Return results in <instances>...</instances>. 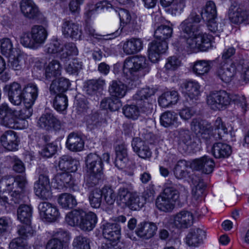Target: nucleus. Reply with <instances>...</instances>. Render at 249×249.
I'll return each instance as SVG.
<instances>
[{
	"instance_id": "obj_46",
	"label": "nucleus",
	"mask_w": 249,
	"mask_h": 249,
	"mask_svg": "<svg viewBox=\"0 0 249 249\" xmlns=\"http://www.w3.org/2000/svg\"><path fill=\"white\" fill-rule=\"evenodd\" d=\"M173 28L168 25H161L158 26L154 32L155 39L160 41H166L172 36Z\"/></svg>"
},
{
	"instance_id": "obj_36",
	"label": "nucleus",
	"mask_w": 249,
	"mask_h": 249,
	"mask_svg": "<svg viewBox=\"0 0 249 249\" xmlns=\"http://www.w3.org/2000/svg\"><path fill=\"white\" fill-rule=\"evenodd\" d=\"M228 15L231 21L235 24L242 23L246 19V12L236 2L231 5Z\"/></svg>"
},
{
	"instance_id": "obj_15",
	"label": "nucleus",
	"mask_w": 249,
	"mask_h": 249,
	"mask_svg": "<svg viewBox=\"0 0 249 249\" xmlns=\"http://www.w3.org/2000/svg\"><path fill=\"white\" fill-rule=\"evenodd\" d=\"M214 165L213 160L207 156L195 159L191 162V168L201 171L206 174L212 173Z\"/></svg>"
},
{
	"instance_id": "obj_8",
	"label": "nucleus",
	"mask_w": 249,
	"mask_h": 249,
	"mask_svg": "<svg viewBox=\"0 0 249 249\" xmlns=\"http://www.w3.org/2000/svg\"><path fill=\"white\" fill-rule=\"evenodd\" d=\"M16 110L7 103L0 105V124L6 127L16 129L18 128V119L15 114Z\"/></svg>"
},
{
	"instance_id": "obj_38",
	"label": "nucleus",
	"mask_w": 249,
	"mask_h": 249,
	"mask_svg": "<svg viewBox=\"0 0 249 249\" xmlns=\"http://www.w3.org/2000/svg\"><path fill=\"white\" fill-rule=\"evenodd\" d=\"M164 190L161 195L175 204L178 200L179 194L175 184L170 180H167L164 185Z\"/></svg>"
},
{
	"instance_id": "obj_41",
	"label": "nucleus",
	"mask_w": 249,
	"mask_h": 249,
	"mask_svg": "<svg viewBox=\"0 0 249 249\" xmlns=\"http://www.w3.org/2000/svg\"><path fill=\"white\" fill-rule=\"evenodd\" d=\"M105 84V80L104 79H91L84 83V88L87 94L92 95L96 94L98 91L102 89Z\"/></svg>"
},
{
	"instance_id": "obj_3",
	"label": "nucleus",
	"mask_w": 249,
	"mask_h": 249,
	"mask_svg": "<svg viewBox=\"0 0 249 249\" xmlns=\"http://www.w3.org/2000/svg\"><path fill=\"white\" fill-rule=\"evenodd\" d=\"M146 58L142 56H135L127 58L124 62L123 73L127 79L131 81L128 82L131 88L136 87L139 82L138 79L149 71Z\"/></svg>"
},
{
	"instance_id": "obj_49",
	"label": "nucleus",
	"mask_w": 249,
	"mask_h": 249,
	"mask_svg": "<svg viewBox=\"0 0 249 249\" xmlns=\"http://www.w3.org/2000/svg\"><path fill=\"white\" fill-rule=\"evenodd\" d=\"M202 18L205 20L217 18V10L215 3L213 1H208L201 12Z\"/></svg>"
},
{
	"instance_id": "obj_45",
	"label": "nucleus",
	"mask_w": 249,
	"mask_h": 249,
	"mask_svg": "<svg viewBox=\"0 0 249 249\" xmlns=\"http://www.w3.org/2000/svg\"><path fill=\"white\" fill-rule=\"evenodd\" d=\"M122 106L120 100L115 97H105L100 103V107L103 109H109L111 111L118 110Z\"/></svg>"
},
{
	"instance_id": "obj_22",
	"label": "nucleus",
	"mask_w": 249,
	"mask_h": 249,
	"mask_svg": "<svg viewBox=\"0 0 249 249\" xmlns=\"http://www.w3.org/2000/svg\"><path fill=\"white\" fill-rule=\"evenodd\" d=\"M37 124L39 127L47 130L52 128L59 129L61 126L60 122L53 114L49 113L42 114Z\"/></svg>"
},
{
	"instance_id": "obj_54",
	"label": "nucleus",
	"mask_w": 249,
	"mask_h": 249,
	"mask_svg": "<svg viewBox=\"0 0 249 249\" xmlns=\"http://www.w3.org/2000/svg\"><path fill=\"white\" fill-rule=\"evenodd\" d=\"M102 189H95L89 194V199L90 205L93 208H98L102 202Z\"/></svg>"
},
{
	"instance_id": "obj_34",
	"label": "nucleus",
	"mask_w": 249,
	"mask_h": 249,
	"mask_svg": "<svg viewBox=\"0 0 249 249\" xmlns=\"http://www.w3.org/2000/svg\"><path fill=\"white\" fill-rule=\"evenodd\" d=\"M97 222L96 215L92 212L86 213L84 211L81 218L79 228L83 231H89L95 227Z\"/></svg>"
},
{
	"instance_id": "obj_60",
	"label": "nucleus",
	"mask_w": 249,
	"mask_h": 249,
	"mask_svg": "<svg viewBox=\"0 0 249 249\" xmlns=\"http://www.w3.org/2000/svg\"><path fill=\"white\" fill-rule=\"evenodd\" d=\"M123 112L129 119H137L140 115L138 107L134 105H125L123 108Z\"/></svg>"
},
{
	"instance_id": "obj_23",
	"label": "nucleus",
	"mask_w": 249,
	"mask_h": 249,
	"mask_svg": "<svg viewBox=\"0 0 249 249\" xmlns=\"http://www.w3.org/2000/svg\"><path fill=\"white\" fill-rule=\"evenodd\" d=\"M205 237V231L200 228L191 229L186 236V243L191 247H198L203 243Z\"/></svg>"
},
{
	"instance_id": "obj_5",
	"label": "nucleus",
	"mask_w": 249,
	"mask_h": 249,
	"mask_svg": "<svg viewBox=\"0 0 249 249\" xmlns=\"http://www.w3.org/2000/svg\"><path fill=\"white\" fill-rule=\"evenodd\" d=\"M48 36L46 29L42 25H34L30 32L22 34L20 43L25 47L36 49L43 44Z\"/></svg>"
},
{
	"instance_id": "obj_18",
	"label": "nucleus",
	"mask_w": 249,
	"mask_h": 249,
	"mask_svg": "<svg viewBox=\"0 0 249 249\" xmlns=\"http://www.w3.org/2000/svg\"><path fill=\"white\" fill-rule=\"evenodd\" d=\"M158 230L157 223L152 222H144L139 224L135 231L136 234L143 239H149L153 237Z\"/></svg>"
},
{
	"instance_id": "obj_10",
	"label": "nucleus",
	"mask_w": 249,
	"mask_h": 249,
	"mask_svg": "<svg viewBox=\"0 0 249 249\" xmlns=\"http://www.w3.org/2000/svg\"><path fill=\"white\" fill-rule=\"evenodd\" d=\"M194 219L192 213L182 210L172 216L171 223L176 228L183 230L190 227L193 224Z\"/></svg>"
},
{
	"instance_id": "obj_42",
	"label": "nucleus",
	"mask_w": 249,
	"mask_h": 249,
	"mask_svg": "<svg viewBox=\"0 0 249 249\" xmlns=\"http://www.w3.org/2000/svg\"><path fill=\"white\" fill-rule=\"evenodd\" d=\"M110 95L116 98L123 97L126 92V86L121 81L113 80L109 87Z\"/></svg>"
},
{
	"instance_id": "obj_12",
	"label": "nucleus",
	"mask_w": 249,
	"mask_h": 249,
	"mask_svg": "<svg viewBox=\"0 0 249 249\" xmlns=\"http://www.w3.org/2000/svg\"><path fill=\"white\" fill-rule=\"evenodd\" d=\"M41 218L45 221L52 222L60 217V213L57 207L49 202L40 203L38 206Z\"/></svg>"
},
{
	"instance_id": "obj_28",
	"label": "nucleus",
	"mask_w": 249,
	"mask_h": 249,
	"mask_svg": "<svg viewBox=\"0 0 249 249\" xmlns=\"http://www.w3.org/2000/svg\"><path fill=\"white\" fill-rule=\"evenodd\" d=\"M211 153L216 159H225L231 155V147L224 142H215L211 148Z\"/></svg>"
},
{
	"instance_id": "obj_7",
	"label": "nucleus",
	"mask_w": 249,
	"mask_h": 249,
	"mask_svg": "<svg viewBox=\"0 0 249 249\" xmlns=\"http://www.w3.org/2000/svg\"><path fill=\"white\" fill-rule=\"evenodd\" d=\"M155 92V89L146 87L139 90L133 96L141 111L146 114L151 113L153 109V105L148 101V98L154 95Z\"/></svg>"
},
{
	"instance_id": "obj_11",
	"label": "nucleus",
	"mask_w": 249,
	"mask_h": 249,
	"mask_svg": "<svg viewBox=\"0 0 249 249\" xmlns=\"http://www.w3.org/2000/svg\"><path fill=\"white\" fill-rule=\"evenodd\" d=\"M27 181L25 175H18L15 177L5 176L0 180V189L2 191H13L16 188L25 186Z\"/></svg>"
},
{
	"instance_id": "obj_21",
	"label": "nucleus",
	"mask_w": 249,
	"mask_h": 249,
	"mask_svg": "<svg viewBox=\"0 0 249 249\" xmlns=\"http://www.w3.org/2000/svg\"><path fill=\"white\" fill-rule=\"evenodd\" d=\"M8 96L9 101L15 106L21 105L23 101V92L21 85L13 82L8 86Z\"/></svg>"
},
{
	"instance_id": "obj_43",
	"label": "nucleus",
	"mask_w": 249,
	"mask_h": 249,
	"mask_svg": "<svg viewBox=\"0 0 249 249\" xmlns=\"http://www.w3.org/2000/svg\"><path fill=\"white\" fill-rule=\"evenodd\" d=\"M178 99L177 91L173 90L163 93L158 99L159 105L162 107H167L175 104Z\"/></svg>"
},
{
	"instance_id": "obj_55",
	"label": "nucleus",
	"mask_w": 249,
	"mask_h": 249,
	"mask_svg": "<svg viewBox=\"0 0 249 249\" xmlns=\"http://www.w3.org/2000/svg\"><path fill=\"white\" fill-rule=\"evenodd\" d=\"M0 48L1 53L6 57H12L14 54V49L11 40L4 38L0 40Z\"/></svg>"
},
{
	"instance_id": "obj_20",
	"label": "nucleus",
	"mask_w": 249,
	"mask_h": 249,
	"mask_svg": "<svg viewBox=\"0 0 249 249\" xmlns=\"http://www.w3.org/2000/svg\"><path fill=\"white\" fill-rule=\"evenodd\" d=\"M236 72V67L234 64L221 63L217 68L216 75L222 81L229 83L232 80Z\"/></svg>"
},
{
	"instance_id": "obj_27",
	"label": "nucleus",
	"mask_w": 249,
	"mask_h": 249,
	"mask_svg": "<svg viewBox=\"0 0 249 249\" xmlns=\"http://www.w3.org/2000/svg\"><path fill=\"white\" fill-rule=\"evenodd\" d=\"M62 31L63 35L66 37H70L73 39H79L81 36V29L79 26L70 21H64Z\"/></svg>"
},
{
	"instance_id": "obj_39",
	"label": "nucleus",
	"mask_w": 249,
	"mask_h": 249,
	"mask_svg": "<svg viewBox=\"0 0 249 249\" xmlns=\"http://www.w3.org/2000/svg\"><path fill=\"white\" fill-rule=\"evenodd\" d=\"M160 123L165 127H177L179 125L178 115L174 111H166L160 116Z\"/></svg>"
},
{
	"instance_id": "obj_33",
	"label": "nucleus",
	"mask_w": 249,
	"mask_h": 249,
	"mask_svg": "<svg viewBox=\"0 0 249 249\" xmlns=\"http://www.w3.org/2000/svg\"><path fill=\"white\" fill-rule=\"evenodd\" d=\"M71 83L69 79L61 77L53 80L49 88V91L51 94L57 95L58 94L64 93L69 89Z\"/></svg>"
},
{
	"instance_id": "obj_32",
	"label": "nucleus",
	"mask_w": 249,
	"mask_h": 249,
	"mask_svg": "<svg viewBox=\"0 0 249 249\" xmlns=\"http://www.w3.org/2000/svg\"><path fill=\"white\" fill-rule=\"evenodd\" d=\"M115 151V165L119 169H123L125 167L128 160L126 145L124 143L118 145L116 146Z\"/></svg>"
},
{
	"instance_id": "obj_61",
	"label": "nucleus",
	"mask_w": 249,
	"mask_h": 249,
	"mask_svg": "<svg viewBox=\"0 0 249 249\" xmlns=\"http://www.w3.org/2000/svg\"><path fill=\"white\" fill-rule=\"evenodd\" d=\"M142 200V198H141L138 195L134 193L125 206L132 210H139L143 206L144 203Z\"/></svg>"
},
{
	"instance_id": "obj_4",
	"label": "nucleus",
	"mask_w": 249,
	"mask_h": 249,
	"mask_svg": "<svg viewBox=\"0 0 249 249\" xmlns=\"http://www.w3.org/2000/svg\"><path fill=\"white\" fill-rule=\"evenodd\" d=\"M87 174L85 178V186L92 188L99 184L103 177V166L100 158L95 153L89 154L86 158Z\"/></svg>"
},
{
	"instance_id": "obj_52",
	"label": "nucleus",
	"mask_w": 249,
	"mask_h": 249,
	"mask_svg": "<svg viewBox=\"0 0 249 249\" xmlns=\"http://www.w3.org/2000/svg\"><path fill=\"white\" fill-rule=\"evenodd\" d=\"M190 167L191 168V163L185 160H179L176 165L174 173L177 178L181 179L187 176L188 172L186 169Z\"/></svg>"
},
{
	"instance_id": "obj_16",
	"label": "nucleus",
	"mask_w": 249,
	"mask_h": 249,
	"mask_svg": "<svg viewBox=\"0 0 249 249\" xmlns=\"http://www.w3.org/2000/svg\"><path fill=\"white\" fill-rule=\"evenodd\" d=\"M20 8L22 14L28 18L37 19L41 16L38 7L32 0H21Z\"/></svg>"
},
{
	"instance_id": "obj_56",
	"label": "nucleus",
	"mask_w": 249,
	"mask_h": 249,
	"mask_svg": "<svg viewBox=\"0 0 249 249\" xmlns=\"http://www.w3.org/2000/svg\"><path fill=\"white\" fill-rule=\"evenodd\" d=\"M25 186H22V188H16L11 191V202L12 204L13 202L15 204H19L25 201L26 196L25 194Z\"/></svg>"
},
{
	"instance_id": "obj_19",
	"label": "nucleus",
	"mask_w": 249,
	"mask_h": 249,
	"mask_svg": "<svg viewBox=\"0 0 249 249\" xmlns=\"http://www.w3.org/2000/svg\"><path fill=\"white\" fill-rule=\"evenodd\" d=\"M0 142L3 147L8 151H16L18 149L19 140L17 133L14 131H5L0 136Z\"/></svg>"
},
{
	"instance_id": "obj_37",
	"label": "nucleus",
	"mask_w": 249,
	"mask_h": 249,
	"mask_svg": "<svg viewBox=\"0 0 249 249\" xmlns=\"http://www.w3.org/2000/svg\"><path fill=\"white\" fill-rule=\"evenodd\" d=\"M78 161L68 155H63L60 158L59 168L65 172H74L77 170Z\"/></svg>"
},
{
	"instance_id": "obj_44",
	"label": "nucleus",
	"mask_w": 249,
	"mask_h": 249,
	"mask_svg": "<svg viewBox=\"0 0 249 249\" xmlns=\"http://www.w3.org/2000/svg\"><path fill=\"white\" fill-rule=\"evenodd\" d=\"M213 63V61L211 60H197L194 64L193 72L197 75H204L209 71Z\"/></svg>"
},
{
	"instance_id": "obj_63",
	"label": "nucleus",
	"mask_w": 249,
	"mask_h": 249,
	"mask_svg": "<svg viewBox=\"0 0 249 249\" xmlns=\"http://www.w3.org/2000/svg\"><path fill=\"white\" fill-rule=\"evenodd\" d=\"M102 192L106 203L108 205H113L116 198V195L114 190L110 187L105 186L102 188Z\"/></svg>"
},
{
	"instance_id": "obj_47",
	"label": "nucleus",
	"mask_w": 249,
	"mask_h": 249,
	"mask_svg": "<svg viewBox=\"0 0 249 249\" xmlns=\"http://www.w3.org/2000/svg\"><path fill=\"white\" fill-rule=\"evenodd\" d=\"M61 67L57 60H52L45 69L46 79L50 80L52 78L59 76L61 74Z\"/></svg>"
},
{
	"instance_id": "obj_6",
	"label": "nucleus",
	"mask_w": 249,
	"mask_h": 249,
	"mask_svg": "<svg viewBox=\"0 0 249 249\" xmlns=\"http://www.w3.org/2000/svg\"><path fill=\"white\" fill-rule=\"evenodd\" d=\"M230 94L225 90L211 92L207 97V103L213 110L225 108L230 103Z\"/></svg>"
},
{
	"instance_id": "obj_2",
	"label": "nucleus",
	"mask_w": 249,
	"mask_h": 249,
	"mask_svg": "<svg viewBox=\"0 0 249 249\" xmlns=\"http://www.w3.org/2000/svg\"><path fill=\"white\" fill-rule=\"evenodd\" d=\"M191 125V129L207 143H211L217 139H222L225 135L228 134V128L220 117L216 119L214 124L215 133L217 134V137L214 136L212 132L213 128L211 124L206 121H200L197 119H194Z\"/></svg>"
},
{
	"instance_id": "obj_26",
	"label": "nucleus",
	"mask_w": 249,
	"mask_h": 249,
	"mask_svg": "<svg viewBox=\"0 0 249 249\" xmlns=\"http://www.w3.org/2000/svg\"><path fill=\"white\" fill-rule=\"evenodd\" d=\"M111 10L114 11L117 13L120 20L121 26H123V27L127 26L129 28H131L132 30H139L140 27L136 23H135L133 21H131V16L128 10L123 8L115 9L112 7V9Z\"/></svg>"
},
{
	"instance_id": "obj_31",
	"label": "nucleus",
	"mask_w": 249,
	"mask_h": 249,
	"mask_svg": "<svg viewBox=\"0 0 249 249\" xmlns=\"http://www.w3.org/2000/svg\"><path fill=\"white\" fill-rule=\"evenodd\" d=\"M193 181L195 186L192 189V200L195 205H197L204 198L206 185L203 180L200 178H198L197 180L193 178Z\"/></svg>"
},
{
	"instance_id": "obj_24",
	"label": "nucleus",
	"mask_w": 249,
	"mask_h": 249,
	"mask_svg": "<svg viewBox=\"0 0 249 249\" xmlns=\"http://www.w3.org/2000/svg\"><path fill=\"white\" fill-rule=\"evenodd\" d=\"M66 145L69 150L72 152H79L84 149V141L80 134L71 132L67 137Z\"/></svg>"
},
{
	"instance_id": "obj_14",
	"label": "nucleus",
	"mask_w": 249,
	"mask_h": 249,
	"mask_svg": "<svg viewBox=\"0 0 249 249\" xmlns=\"http://www.w3.org/2000/svg\"><path fill=\"white\" fill-rule=\"evenodd\" d=\"M34 190L36 196L44 200L52 197L51 187L49 178L41 177L34 184Z\"/></svg>"
},
{
	"instance_id": "obj_17",
	"label": "nucleus",
	"mask_w": 249,
	"mask_h": 249,
	"mask_svg": "<svg viewBox=\"0 0 249 249\" xmlns=\"http://www.w3.org/2000/svg\"><path fill=\"white\" fill-rule=\"evenodd\" d=\"M133 151L141 158L146 159L152 156V152L145 141L139 137L134 138L131 142Z\"/></svg>"
},
{
	"instance_id": "obj_58",
	"label": "nucleus",
	"mask_w": 249,
	"mask_h": 249,
	"mask_svg": "<svg viewBox=\"0 0 249 249\" xmlns=\"http://www.w3.org/2000/svg\"><path fill=\"white\" fill-rule=\"evenodd\" d=\"M67 97L64 93L55 95L53 102V106L55 109L58 111H62L66 109L68 107Z\"/></svg>"
},
{
	"instance_id": "obj_50",
	"label": "nucleus",
	"mask_w": 249,
	"mask_h": 249,
	"mask_svg": "<svg viewBox=\"0 0 249 249\" xmlns=\"http://www.w3.org/2000/svg\"><path fill=\"white\" fill-rule=\"evenodd\" d=\"M83 214H84V211L82 209L73 210L66 215V221L71 226L79 227Z\"/></svg>"
},
{
	"instance_id": "obj_13",
	"label": "nucleus",
	"mask_w": 249,
	"mask_h": 249,
	"mask_svg": "<svg viewBox=\"0 0 249 249\" xmlns=\"http://www.w3.org/2000/svg\"><path fill=\"white\" fill-rule=\"evenodd\" d=\"M168 48L166 41H160L156 39L149 44L148 57L150 61L155 63L160 59V55L164 53Z\"/></svg>"
},
{
	"instance_id": "obj_57",
	"label": "nucleus",
	"mask_w": 249,
	"mask_h": 249,
	"mask_svg": "<svg viewBox=\"0 0 249 249\" xmlns=\"http://www.w3.org/2000/svg\"><path fill=\"white\" fill-rule=\"evenodd\" d=\"M89 244L90 240L87 237L79 235L73 240V249H90Z\"/></svg>"
},
{
	"instance_id": "obj_1",
	"label": "nucleus",
	"mask_w": 249,
	"mask_h": 249,
	"mask_svg": "<svg viewBox=\"0 0 249 249\" xmlns=\"http://www.w3.org/2000/svg\"><path fill=\"white\" fill-rule=\"evenodd\" d=\"M200 20L199 15L192 13L180 25V29L188 36V47L195 51H206L212 47L211 36L200 32Z\"/></svg>"
},
{
	"instance_id": "obj_40",
	"label": "nucleus",
	"mask_w": 249,
	"mask_h": 249,
	"mask_svg": "<svg viewBox=\"0 0 249 249\" xmlns=\"http://www.w3.org/2000/svg\"><path fill=\"white\" fill-rule=\"evenodd\" d=\"M55 182L58 189L71 188L74 184L72 176L69 172L58 173L55 177Z\"/></svg>"
},
{
	"instance_id": "obj_30",
	"label": "nucleus",
	"mask_w": 249,
	"mask_h": 249,
	"mask_svg": "<svg viewBox=\"0 0 249 249\" xmlns=\"http://www.w3.org/2000/svg\"><path fill=\"white\" fill-rule=\"evenodd\" d=\"M182 87L186 94V100L188 102L192 101V103L190 104L193 105L194 103L193 100H196L200 94V86L198 83L195 81H188L183 83Z\"/></svg>"
},
{
	"instance_id": "obj_48",
	"label": "nucleus",
	"mask_w": 249,
	"mask_h": 249,
	"mask_svg": "<svg viewBox=\"0 0 249 249\" xmlns=\"http://www.w3.org/2000/svg\"><path fill=\"white\" fill-rule=\"evenodd\" d=\"M175 204L161 194L156 200V206L160 211L165 213L171 212L175 208Z\"/></svg>"
},
{
	"instance_id": "obj_64",
	"label": "nucleus",
	"mask_w": 249,
	"mask_h": 249,
	"mask_svg": "<svg viewBox=\"0 0 249 249\" xmlns=\"http://www.w3.org/2000/svg\"><path fill=\"white\" fill-rule=\"evenodd\" d=\"M191 139L188 130H180L179 131V145L186 149L191 143Z\"/></svg>"
},
{
	"instance_id": "obj_35",
	"label": "nucleus",
	"mask_w": 249,
	"mask_h": 249,
	"mask_svg": "<svg viewBox=\"0 0 249 249\" xmlns=\"http://www.w3.org/2000/svg\"><path fill=\"white\" fill-rule=\"evenodd\" d=\"M143 47V42L139 38L127 39L123 44L124 52L127 55L134 54L139 52Z\"/></svg>"
},
{
	"instance_id": "obj_51",
	"label": "nucleus",
	"mask_w": 249,
	"mask_h": 249,
	"mask_svg": "<svg viewBox=\"0 0 249 249\" xmlns=\"http://www.w3.org/2000/svg\"><path fill=\"white\" fill-rule=\"evenodd\" d=\"M58 204L63 208L72 209L77 204L75 197L70 194L63 193L58 198Z\"/></svg>"
},
{
	"instance_id": "obj_62",
	"label": "nucleus",
	"mask_w": 249,
	"mask_h": 249,
	"mask_svg": "<svg viewBox=\"0 0 249 249\" xmlns=\"http://www.w3.org/2000/svg\"><path fill=\"white\" fill-rule=\"evenodd\" d=\"M102 116L97 112H95L87 117L86 122L89 127L94 129L101 125Z\"/></svg>"
},
{
	"instance_id": "obj_59",
	"label": "nucleus",
	"mask_w": 249,
	"mask_h": 249,
	"mask_svg": "<svg viewBox=\"0 0 249 249\" xmlns=\"http://www.w3.org/2000/svg\"><path fill=\"white\" fill-rule=\"evenodd\" d=\"M113 0H102L95 5H92L87 10L86 14L88 16L92 15L94 11H96L99 9H112V4L111 3Z\"/></svg>"
},
{
	"instance_id": "obj_25",
	"label": "nucleus",
	"mask_w": 249,
	"mask_h": 249,
	"mask_svg": "<svg viewBox=\"0 0 249 249\" xmlns=\"http://www.w3.org/2000/svg\"><path fill=\"white\" fill-rule=\"evenodd\" d=\"M103 234L107 240H119L121 227L117 223H106L103 225Z\"/></svg>"
},
{
	"instance_id": "obj_9",
	"label": "nucleus",
	"mask_w": 249,
	"mask_h": 249,
	"mask_svg": "<svg viewBox=\"0 0 249 249\" xmlns=\"http://www.w3.org/2000/svg\"><path fill=\"white\" fill-rule=\"evenodd\" d=\"M19 237L13 240L9 244L10 249H28L25 240L33 235L34 230L27 224L18 227Z\"/></svg>"
},
{
	"instance_id": "obj_53",
	"label": "nucleus",
	"mask_w": 249,
	"mask_h": 249,
	"mask_svg": "<svg viewBox=\"0 0 249 249\" xmlns=\"http://www.w3.org/2000/svg\"><path fill=\"white\" fill-rule=\"evenodd\" d=\"M18 218L22 223L28 224L32 214V208L27 205H20L18 211Z\"/></svg>"
},
{
	"instance_id": "obj_29",
	"label": "nucleus",
	"mask_w": 249,
	"mask_h": 249,
	"mask_svg": "<svg viewBox=\"0 0 249 249\" xmlns=\"http://www.w3.org/2000/svg\"><path fill=\"white\" fill-rule=\"evenodd\" d=\"M23 92L24 104H26L28 107L33 106L38 96L37 86L33 83L28 84L23 89Z\"/></svg>"
}]
</instances>
